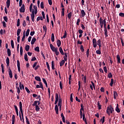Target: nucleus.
Wrapping results in <instances>:
<instances>
[{
  "label": "nucleus",
  "instance_id": "6e6552de",
  "mask_svg": "<svg viewBox=\"0 0 124 124\" xmlns=\"http://www.w3.org/2000/svg\"><path fill=\"white\" fill-rule=\"evenodd\" d=\"M19 109H20V111L21 113V114L23 115V114H24V113L23 112V105L22 104V102H19Z\"/></svg>",
  "mask_w": 124,
  "mask_h": 124
},
{
  "label": "nucleus",
  "instance_id": "2f4dec72",
  "mask_svg": "<svg viewBox=\"0 0 124 124\" xmlns=\"http://www.w3.org/2000/svg\"><path fill=\"white\" fill-rule=\"evenodd\" d=\"M54 62H54V61H52V62H51V67H52V69L53 70H54V69H55V65L54 64Z\"/></svg>",
  "mask_w": 124,
  "mask_h": 124
},
{
  "label": "nucleus",
  "instance_id": "58836bf2",
  "mask_svg": "<svg viewBox=\"0 0 124 124\" xmlns=\"http://www.w3.org/2000/svg\"><path fill=\"white\" fill-rule=\"evenodd\" d=\"M20 52L21 56H23V46H20Z\"/></svg>",
  "mask_w": 124,
  "mask_h": 124
},
{
  "label": "nucleus",
  "instance_id": "a19ab883",
  "mask_svg": "<svg viewBox=\"0 0 124 124\" xmlns=\"http://www.w3.org/2000/svg\"><path fill=\"white\" fill-rule=\"evenodd\" d=\"M30 29H28L26 31V36H29V35L30 34Z\"/></svg>",
  "mask_w": 124,
  "mask_h": 124
},
{
  "label": "nucleus",
  "instance_id": "7ed1b4c3",
  "mask_svg": "<svg viewBox=\"0 0 124 124\" xmlns=\"http://www.w3.org/2000/svg\"><path fill=\"white\" fill-rule=\"evenodd\" d=\"M39 85L37 84L36 86V89H39V88H42V91H44V88L43 87V84H42V82H40L39 83Z\"/></svg>",
  "mask_w": 124,
  "mask_h": 124
},
{
  "label": "nucleus",
  "instance_id": "e2e57ef3",
  "mask_svg": "<svg viewBox=\"0 0 124 124\" xmlns=\"http://www.w3.org/2000/svg\"><path fill=\"white\" fill-rule=\"evenodd\" d=\"M97 45H98L99 44H101V40H100V39L98 40V41H97Z\"/></svg>",
  "mask_w": 124,
  "mask_h": 124
},
{
  "label": "nucleus",
  "instance_id": "ea45409f",
  "mask_svg": "<svg viewBox=\"0 0 124 124\" xmlns=\"http://www.w3.org/2000/svg\"><path fill=\"white\" fill-rule=\"evenodd\" d=\"M71 16H72V12H71L68 14V19L71 18Z\"/></svg>",
  "mask_w": 124,
  "mask_h": 124
},
{
  "label": "nucleus",
  "instance_id": "f3484780",
  "mask_svg": "<svg viewBox=\"0 0 124 124\" xmlns=\"http://www.w3.org/2000/svg\"><path fill=\"white\" fill-rule=\"evenodd\" d=\"M55 110L56 112V114H59V107H58V105H55Z\"/></svg>",
  "mask_w": 124,
  "mask_h": 124
},
{
  "label": "nucleus",
  "instance_id": "603ef678",
  "mask_svg": "<svg viewBox=\"0 0 124 124\" xmlns=\"http://www.w3.org/2000/svg\"><path fill=\"white\" fill-rule=\"evenodd\" d=\"M55 99L57 100H59V94H58V93H56L55 95Z\"/></svg>",
  "mask_w": 124,
  "mask_h": 124
},
{
  "label": "nucleus",
  "instance_id": "49530a36",
  "mask_svg": "<svg viewBox=\"0 0 124 124\" xmlns=\"http://www.w3.org/2000/svg\"><path fill=\"white\" fill-rule=\"evenodd\" d=\"M41 8H42V9H43V8H44V2H41Z\"/></svg>",
  "mask_w": 124,
  "mask_h": 124
},
{
  "label": "nucleus",
  "instance_id": "c9c22d12",
  "mask_svg": "<svg viewBox=\"0 0 124 124\" xmlns=\"http://www.w3.org/2000/svg\"><path fill=\"white\" fill-rule=\"evenodd\" d=\"M30 50V46L27 45L25 46V50L27 51V52H28V51Z\"/></svg>",
  "mask_w": 124,
  "mask_h": 124
},
{
  "label": "nucleus",
  "instance_id": "f257e3e1",
  "mask_svg": "<svg viewBox=\"0 0 124 124\" xmlns=\"http://www.w3.org/2000/svg\"><path fill=\"white\" fill-rule=\"evenodd\" d=\"M113 112H114V108L112 107L111 105H109V106L107 107V114H108V116H110L111 114L113 113Z\"/></svg>",
  "mask_w": 124,
  "mask_h": 124
},
{
  "label": "nucleus",
  "instance_id": "79ce46f5",
  "mask_svg": "<svg viewBox=\"0 0 124 124\" xmlns=\"http://www.w3.org/2000/svg\"><path fill=\"white\" fill-rule=\"evenodd\" d=\"M3 18L4 21H5L6 22H8V17H7V16H3Z\"/></svg>",
  "mask_w": 124,
  "mask_h": 124
},
{
  "label": "nucleus",
  "instance_id": "09e8293b",
  "mask_svg": "<svg viewBox=\"0 0 124 124\" xmlns=\"http://www.w3.org/2000/svg\"><path fill=\"white\" fill-rule=\"evenodd\" d=\"M26 124H31L30 123V121H29V118H28V117H27V116H26Z\"/></svg>",
  "mask_w": 124,
  "mask_h": 124
},
{
  "label": "nucleus",
  "instance_id": "bb28decb",
  "mask_svg": "<svg viewBox=\"0 0 124 124\" xmlns=\"http://www.w3.org/2000/svg\"><path fill=\"white\" fill-rule=\"evenodd\" d=\"M6 62L7 63V66H9V63H10L9 58H8V57L6 58Z\"/></svg>",
  "mask_w": 124,
  "mask_h": 124
},
{
  "label": "nucleus",
  "instance_id": "0e129e2a",
  "mask_svg": "<svg viewBox=\"0 0 124 124\" xmlns=\"http://www.w3.org/2000/svg\"><path fill=\"white\" fill-rule=\"evenodd\" d=\"M25 90L28 93H31V91H30V90H29V88H28V87H25Z\"/></svg>",
  "mask_w": 124,
  "mask_h": 124
},
{
  "label": "nucleus",
  "instance_id": "9b49d317",
  "mask_svg": "<svg viewBox=\"0 0 124 124\" xmlns=\"http://www.w3.org/2000/svg\"><path fill=\"white\" fill-rule=\"evenodd\" d=\"M19 88L21 90H25V86H24V84H22L21 82H19Z\"/></svg>",
  "mask_w": 124,
  "mask_h": 124
},
{
  "label": "nucleus",
  "instance_id": "de8ad7c7",
  "mask_svg": "<svg viewBox=\"0 0 124 124\" xmlns=\"http://www.w3.org/2000/svg\"><path fill=\"white\" fill-rule=\"evenodd\" d=\"M55 53L56 55V56H59V55H60V52H59V51H58V49H55Z\"/></svg>",
  "mask_w": 124,
  "mask_h": 124
},
{
  "label": "nucleus",
  "instance_id": "e433bc0d",
  "mask_svg": "<svg viewBox=\"0 0 124 124\" xmlns=\"http://www.w3.org/2000/svg\"><path fill=\"white\" fill-rule=\"evenodd\" d=\"M11 44L12 48L13 49H14V42L13 41V40L11 41Z\"/></svg>",
  "mask_w": 124,
  "mask_h": 124
},
{
  "label": "nucleus",
  "instance_id": "4468645a",
  "mask_svg": "<svg viewBox=\"0 0 124 124\" xmlns=\"http://www.w3.org/2000/svg\"><path fill=\"white\" fill-rule=\"evenodd\" d=\"M35 41H36V38H35V37H33L31 41V45H33V44L35 43Z\"/></svg>",
  "mask_w": 124,
  "mask_h": 124
},
{
  "label": "nucleus",
  "instance_id": "bf43d9fd",
  "mask_svg": "<svg viewBox=\"0 0 124 124\" xmlns=\"http://www.w3.org/2000/svg\"><path fill=\"white\" fill-rule=\"evenodd\" d=\"M34 33H35L34 31H31L30 33V35H31V36H33V35H34Z\"/></svg>",
  "mask_w": 124,
  "mask_h": 124
},
{
  "label": "nucleus",
  "instance_id": "774afa93",
  "mask_svg": "<svg viewBox=\"0 0 124 124\" xmlns=\"http://www.w3.org/2000/svg\"><path fill=\"white\" fill-rule=\"evenodd\" d=\"M17 67H20V61L19 60L17 61Z\"/></svg>",
  "mask_w": 124,
  "mask_h": 124
},
{
  "label": "nucleus",
  "instance_id": "c03bdc74",
  "mask_svg": "<svg viewBox=\"0 0 124 124\" xmlns=\"http://www.w3.org/2000/svg\"><path fill=\"white\" fill-rule=\"evenodd\" d=\"M16 26H17V27L20 26V18H18L17 19Z\"/></svg>",
  "mask_w": 124,
  "mask_h": 124
},
{
  "label": "nucleus",
  "instance_id": "f03ea898",
  "mask_svg": "<svg viewBox=\"0 0 124 124\" xmlns=\"http://www.w3.org/2000/svg\"><path fill=\"white\" fill-rule=\"evenodd\" d=\"M39 67H40V66L39 65H37V62H35L33 64L32 68H34L35 70H37Z\"/></svg>",
  "mask_w": 124,
  "mask_h": 124
},
{
  "label": "nucleus",
  "instance_id": "aec40b11",
  "mask_svg": "<svg viewBox=\"0 0 124 124\" xmlns=\"http://www.w3.org/2000/svg\"><path fill=\"white\" fill-rule=\"evenodd\" d=\"M62 45V42H61V40H57V45L58 47H60L61 45Z\"/></svg>",
  "mask_w": 124,
  "mask_h": 124
},
{
  "label": "nucleus",
  "instance_id": "6e6d98bb",
  "mask_svg": "<svg viewBox=\"0 0 124 124\" xmlns=\"http://www.w3.org/2000/svg\"><path fill=\"white\" fill-rule=\"evenodd\" d=\"M70 101L71 102H73V94H71L70 95Z\"/></svg>",
  "mask_w": 124,
  "mask_h": 124
},
{
  "label": "nucleus",
  "instance_id": "412c9836",
  "mask_svg": "<svg viewBox=\"0 0 124 124\" xmlns=\"http://www.w3.org/2000/svg\"><path fill=\"white\" fill-rule=\"evenodd\" d=\"M61 117L62 118V121L63 123H65V117H64V115H63V113H62Z\"/></svg>",
  "mask_w": 124,
  "mask_h": 124
},
{
  "label": "nucleus",
  "instance_id": "0eeeda50",
  "mask_svg": "<svg viewBox=\"0 0 124 124\" xmlns=\"http://www.w3.org/2000/svg\"><path fill=\"white\" fill-rule=\"evenodd\" d=\"M93 44L94 48H96V46H97V42H96V39L94 38L93 39Z\"/></svg>",
  "mask_w": 124,
  "mask_h": 124
},
{
  "label": "nucleus",
  "instance_id": "2eb2a0df",
  "mask_svg": "<svg viewBox=\"0 0 124 124\" xmlns=\"http://www.w3.org/2000/svg\"><path fill=\"white\" fill-rule=\"evenodd\" d=\"M7 53L8 57H10V56H11V50H10V48L7 49Z\"/></svg>",
  "mask_w": 124,
  "mask_h": 124
},
{
  "label": "nucleus",
  "instance_id": "f704fd0d",
  "mask_svg": "<svg viewBox=\"0 0 124 124\" xmlns=\"http://www.w3.org/2000/svg\"><path fill=\"white\" fill-rule=\"evenodd\" d=\"M16 89H17V93L18 94H20V93H21V91L20 90V88H19V87L16 86Z\"/></svg>",
  "mask_w": 124,
  "mask_h": 124
},
{
  "label": "nucleus",
  "instance_id": "72a5a7b5",
  "mask_svg": "<svg viewBox=\"0 0 124 124\" xmlns=\"http://www.w3.org/2000/svg\"><path fill=\"white\" fill-rule=\"evenodd\" d=\"M35 110L36 112H39V110H40V108H39V106H35Z\"/></svg>",
  "mask_w": 124,
  "mask_h": 124
},
{
  "label": "nucleus",
  "instance_id": "5701e85b",
  "mask_svg": "<svg viewBox=\"0 0 124 124\" xmlns=\"http://www.w3.org/2000/svg\"><path fill=\"white\" fill-rule=\"evenodd\" d=\"M59 51H60V53L61 54V55H62V56H63V55H64V53H63V50H62V47H60L59 48Z\"/></svg>",
  "mask_w": 124,
  "mask_h": 124
},
{
  "label": "nucleus",
  "instance_id": "1a4fd4ad",
  "mask_svg": "<svg viewBox=\"0 0 124 124\" xmlns=\"http://www.w3.org/2000/svg\"><path fill=\"white\" fill-rule=\"evenodd\" d=\"M25 5L23 4L20 9H19V12L24 13V12H25Z\"/></svg>",
  "mask_w": 124,
  "mask_h": 124
},
{
  "label": "nucleus",
  "instance_id": "864d4df0",
  "mask_svg": "<svg viewBox=\"0 0 124 124\" xmlns=\"http://www.w3.org/2000/svg\"><path fill=\"white\" fill-rule=\"evenodd\" d=\"M80 22H81V19H80V18L78 19L77 22V26H79V23H80Z\"/></svg>",
  "mask_w": 124,
  "mask_h": 124
},
{
  "label": "nucleus",
  "instance_id": "9d476101",
  "mask_svg": "<svg viewBox=\"0 0 124 124\" xmlns=\"http://www.w3.org/2000/svg\"><path fill=\"white\" fill-rule=\"evenodd\" d=\"M9 77L10 78H13V75L12 74V71L11 70V69H10V68H9Z\"/></svg>",
  "mask_w": 124,
  "mask_h": 124
},
{
  "label": "nucleus",
  "instance_id": "3c124183",
  "mask_svg": "<svg viewBox=\"0 0 124 124\" xmlns=\"http://www.w3.org/2000/svg\"><path fill=\"white\" fill-rule=\"evenodd\" d=\"M96 53L97 55H101V51H100V50H97L96 51Z\"/></svg>",
  "mask_w": 124,
  "mask_h": 124
},
{
  "label": "nucleus",
  "instance_id": "c756f323",
  "mask_svg": "<svg viewBox=\"0 0 124 124\" xmlns=\"http://www.w3.org/2000/svg\"><path fill=\"white\" fill-rule=\"evenodd\" d=\"M22 31V30H21V29H18L17 30V36H19L20 35V33H21V31Z\"/></svg>",
  "mask_w": 124,
  "mask_h": 124
},
{
  "label": "nucleus",
  "instance_id": "dca6fc26",
  "mask_svg": "<svg viewBox=\"0 0 124 124\" xmlns=\"http://www.w3.org/2000/svg\"><path fill=\"white\" fill-rule=\"evenodd\" d=\"M117 63H121V58L120 57V55L118 54L117 55Z\"/></svg>",
  "mask_w": 124,
  "mask_h": 124
},
{
  "label": "nucleus",
  "instance_id": "a878e982",
  "mask_svg": "<svg viewBox=\"0 0 124 124\" xmlns=\"http://www.w3.org/2000/svg\"><path fill=\"white\" fill-rule=\"evenodd\" d=\"M66 54V52H65L64 53V55H65V56H63V59L65 62H66L67 61V55Z\"/></svg>",
  "mask_w": 124,
  "mask_h": 124
},
{
  "label": "nucleus",
  "instance_id": "20e7f679",
  "mask_svg": "<svg viewBox=\"0 0 124 124\" xmlns=\"http://www.w3.org/2000/svg\"><path fill=\"white\" fill-rule=\"evenodd\" d=\"M60 96L59 100L58 101V106L59 107V109L61 110L62 109V98H61V96Z\"/></svg>",
  "mask_w": 124,
  "mask_h": 124
},
{
  "label": "nucleus",
  "instance_id": "7c9ffc66",
  "mask_svg": "<svg viewBox=\"0 0 124 124\" xmlns=\"http://www.w3.org/2000/svg\"><path fill=\"white\" fill-rule=\"evenodd\" d=\"M51 41L52 42H54V41H55V35L53 33L51 34Z\"/></svg>",
  "mask_w": 124,
  "mask_h": 124
},
{
  "label": "nucleus",
  "instance_id": "b1692460",
  "mask_svg": "<svg viewBox=\"0 0 124 124\" xmlns=\"http://www.w3.org/2000/svg\"><path fill=\"white\" fill-rule=\"evenodd\" d=\"M35 79L36 81H38L39 82H41V78L39 76L35 77Z\"/></svg>",
  "mask_w": 124,
  "mask_h": 124
},
{
  "label": "nucleus",
  "instance_id": "393cba45",
  "mask_svg": "<svg viewBox=\"0 0 124 124\" xmlns=\"http://www.w3.org/2000/svg\"><path fill=\"white\" fill-rule=\"evenodd\" d=\"M115 111H116V112H117V113H120V112H121V110H120V108H119V105L117 104L116 109H115Z\"/></svg>",
  "mask_w": 124,
  "mask_h": 124
},
{
  "label": "nucleus",
  "instance_id": "69168bd1",
  "mask_svg": "<svg viewBox=\"0 0 124 124\" xmlns=\"http://www.w3.org/2000/svg\"><path fill=\"white\" fill-rule=\"evenodd\" d=\"M2 24H3V27L4 28H6V23H5V21H3Z\"/></svg>",
  "mask_w": 124,
  "mask_h": 124
},
{
  "label": "nucleus",
  "instance_id": "473e14b6",
  "mask_svg": "<svg viewBox=\"0 0 124 124\" xmlns=\"http://www.w3.org/2000/svg\"><path fill=\"white\" fill-rule=\"evenodd\" d=\"M65 62V61H64V60H62V61L60 62V66H62L64 64Z\"/></svg>",
  "mask_w": 124,
  "mask_h": 124
},
{
  "label": "nucleus",
  "instance_id": "8fccbe9b",
  "mask_svg": "<svg viewBox=\"0 0 124 124\" xmlns=\"http://www.w3.org/2000/svg\"><path fill=\"white\" fill-rule=\"evenodd\" d=\"M23 27H25L27 26V23H26V20H24L22 23Z\"/></svg>",
  "mask_w": 124,
  "mask_h": 124
},
{
  "label": "nucleus",
  "instance_id": "39448f33",
  "mask_svg": "<svg viewBox=\"0 0 124 124\" xmlns=\"http://www.w3.org/2000/svg\"><path fill=\"white\" fill-rule=\"evenodd\" d=\"M34 10L32 9V11L31 12V19L32 22H34Z\"/></svg>",
  "mask_w": 124,
  "mask_h": 124
},
{
  "label": "nucleus",
  "instance_id": "4be33fe9",
  "mask_svg": "<svg viewBox=\"0 0 124 124\" xmlns=\"http://www.w3.org/2000/svg\"><path fill=\"white\" fill-rule=\"evenodd\" d=\"M103 24L104 25V29H107V28H106V18H105L103 20Z\"/></svg>",
  "mask_w": 124,
  "mask_h": 124
},
{
  "label": "nucleus",
  "instance_id": "13d9d810",
  "mask_svg": "<svg viewBox=\"0 0 124 124\" xmlns=\"http://www.w3.org/2000/svg\"><path fill=\"white\" fill-rule=\"evenodd\" d=\"M108 78H112L113 77V75H112L111 73H109L108 75Z\"/></svg>",
  "mask_w": 124,
  "mask_h": 124
},
{
  "label": "nucleus",
  "instance_id": "4c0bfd02",
  "mask_svg": "<svg viewBox=\"0 0 124 124\" xmlns=\"http://www.w3.org/2000/svg\"><path fill=\"white\" fill-rule=\"evenodd\" d=\"M113 84H114V79L113 78L111 79V82L109 84L110 87H112L113 86Z\"/></svg>",
  "mask_w": 124,
  "mask_h": 124
},
{
  "label": "nucleus",
  "instance_id": "37998d69",
  "mask_svg": "<svg viewBox=\"0 0 124 124\" xmlns=\"http://www.w3.org/2000/svg\"><path fill=\"white\" fill-rule=\"evenodd\" d=\"M37 101H34V103L32 104V106H37Z\"/></svg>",
  "mask_w": 124,
  "mask_h": 124
},
{
  "label": "nucleus",
  "instance_id": "423d86ee",
  "mask_svg": "<svg viewBox=\"0 0 124 124\" xmlns=\"http://www.w3.org/2000/svg\"><path fill=\"white\" fill-rule=\"evenodd\" d=\"M50 47L51 50H52V52H56L55 50H58V47H55L52 44H50Z\"/></svg>",
  "mask_w": 124,
  "mask_h": 124
},
{
  "label": "nucleus",
  "instance_id": "052dcab7",
  "mask_svg": "<svg viewBox=\"0 0 124 124\" xmlns=\"http://www.w3.org/2000/svg\"><path fill=\"white\" fill-rule=\"evenodd\" d=\"M34 50L36 51L37 52H39V46H36Z\"/></svg>",
  "mask_w": 124,
  "mask_h": 124
},
{
  "label": "nucleus",
  "instance_id": "338daca9",
  "mask_svg": "<svg viewBox=\"0 0 124 124\" xmlns=\"http://www.w3.org/2000/svg\"><path fill=\"white\" fill-rule=\"evenodd\" d=\"M119 16H120L121 17H124V13H119Z\"/></svg>",
  "mask_w": 124,
  "mask_h": 124
},
{
  "label": "nucleus",
  "instance_id": "cd10ccee",
  "mask_svg": "<svg viewBox=\"0 0 124 124\" xmlns=\"http://www.w3.org/2000/svg\"><path fill=\"white\" fill-rule=\"evenodd\" d=\"M12 124H15V115H13L12 116Z\"/></svg>",
  "mask_w": 124,
  "mask_h": 124
},
{
  "label": "nucleus",
  "instance_id": "a18cd8bd",
  "mask_svg": "<svg viewBox=\"0 0 124 124\" xmlns=\"http://www.w3.org/2000/svg\"><path fill=\"white\" fill-rule=\"evenodd\" d=\"M80 50L82 53L84 52V51H85V50L84 49V46H83V45H81Z\"/></svg>",
  "mask_w": 124,
  "mask_h": 124
},
{
  "label": "nucleus",
  "instance_id": "6ab92c4d",
  "mask_svg": "<svg viewBox=\"0 0 124 124\" xmlns=\"http://www.w3.org/2000/svg\"><path fill=\"white\" fill-rule=\"evenodd\" d=\"M6 6L7 8H9V7L10 6V0H7Z\"/></svg>",
  "mask_w": 124,
  "mask_h": 124
},
{
  "label": "nucleus",
  "instance_id": "4d7b16f0",
  "mask_svg": "<svg viewBox=\"0 0 124 124\" xmlns=\"http://www.w3.org/2000/svg\"><path fill=\"white\" fill-rule=\"evenodd\" d=\"M103 70L105 73H107V67L106 66L104 67Z\"/></svg>",
  "mask_w": 124,
  "mask_h": 124
},
{
  "label": "nucleus",
  "instance_id": "c85d7f7f",
  "mask_svg": "<svg viewBox=\"0 0 124 124\" xmlns=\"http://www.w3.org/2000/svg\"><path fill=\"white\" fill-rule=\"evenodd\" d=\"M24 60L26 61V62H28L29 61V59L28 58V54H27V53H25L24 54Z\"/></svg>",
  "mask_w": 124,
  "mask_h": 124
},
{
  "label": "nucleus",
  "instance_id": "a211bd4d",
  "mask_svg": "<svg viewBox=\"0 0 124 124\" xmlns=\"http://www.w3.org/2000/svg\"><path fill=\"white\" fill-rule=\"evenodd\" d=\"M81 14L82 17H84L85 16H86V13L85 12V11L84 10H82L81 11Z\"/></svg>",
  "mask_w": 124,
  "mask_h": 124
},
{
  "label": "nucleus",
  "instance_id": "ddd939ff",
  "mask_svg": "<svg viewBox=\"0 0 124 124\" xmlns=\"http://www.w3.org/2000/svg\"><path fill=\"white\" fill-rule=\"evenodd\" d=\"M104 34L106 36V37H108V31H107V28L104 29Z\"/></svg>",
  "mask_w": 124,
  "mask_h": 124
},
{
  "label": "nucleus",
  "instance_id": "5fc2aeb1",
  "mask_svg": "<svg viewBox=\"0 0 124 124\" xmlns=\"http://www.w3.org/2000/svg\"><path fill=\"white\" fill-rule=\"evenodd\" d=\"M47 68L48 69L49 71H50V66H49V63L48 62H46Z\"/></svg>",
  "mask_w": 124,
  "mask_h": 124
},
{
  "label": "nucleus",
  "instance_id": "680f3d73",
  "mask_svg": "<svg viewBox=\"0 0 124 124\" xmlns=\"http://www.w3.org/2000/svg\"><path fill=\"white\" fill-rule=\"evenodd\" d=\"M23 4V0H19V6L21 7L22 6V4Z\"/></svg>",
  "mask_w": 124,
  "mask_h": 124
},
{
  "label": "nucleus",
  "instance_id": "f8f14e48",
  "mask_svg": "<svg viewBox=\"0 0 124 124\" xmlns=\"http://www.w3.org/2000/svg\"><path fill=\"white\" fill-rule=\"evenodd\" d=\"M117 96H118V93H117V91H113V97L114 99H116L117 98Z\"/></svg>",
  "mask_w": 124,
  "mask_h": 124
}]
</instances>
